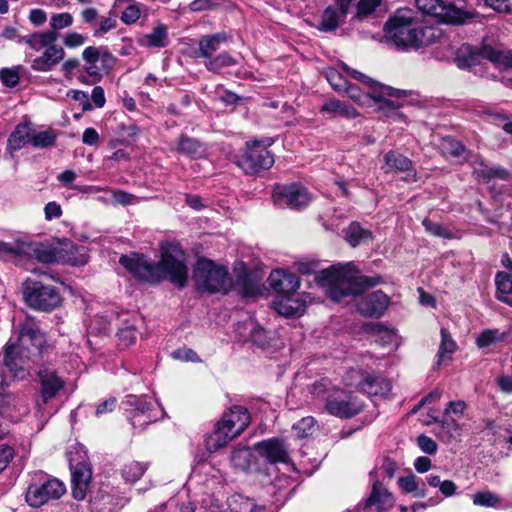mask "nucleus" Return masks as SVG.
<instances>
[{
	"mask_svg": "<svg viewBox=\"0 0 512 512\" xmlns=\"http://www.w3.org/2000/svg\"><path fill=\"white\" fill-rule=\"evenodd\" d=\"M203 63L207 70L219 73L223 68L236 65L237 61L229 53L223 52Z\"/></svg>",
	"mask_w": 512,
	"mask_h": 512,
	"instance_id": "obj_44",
	"label": "nucleus"
},
{
	"mask_svg": "<svg viewBox=\"0 0 512 512\" xmlns=\"http://www.w3.org/2000/svg\"><path fill=\"white\" fill-rule=\"evenodd\" d=\"M423 226L425 227V230L429 232L430 234L434 236L444 237V238H450L451 234L450 232L444 228L439 223L433 222L429 219L423 220Z\"/></svg>",
	"mask_w": 512,
	"mask_h": 512,
	"instance_id": "obj_55",
	"label": "nucleus"
},
{
	"mask_svg": "<svg viewBox=\"0 0 512 512\" xmlns=\"http://www.w3.org/2000/svg\"><path fill=\"white\" fill-rule=\"evenodd\" d=\"M72 474V495L73 498L81 501L86 497V492L92 477L89 463L81 461L76 464L70 463Z\"/></svg>",
	"mask_w": 512,
	"mask_h": 512,
	"instance_id": "obj_20",
	"label": "nucleus"
},
{
	"mask_svg": "<svg viewBox=\"0 0 512 512\" xmlns=\"http://www.w3.org/2000/svg\"><path fill=\"white\" fill-rule=\"evenodd\" d=\"M185 260V253L179 244L166 242L161 245V260L158 263L138 254L122 255L119 262L143 281L154 283L168 277L172 283L182 288L188 279Z\"/></svg>",
	"mask_w": 512,
	"mask_h": 512,
	"instance_id": "obj_1",
	"label": "nucleus"
},
{
	"mask_svg": "<svg viewBox=\"0 0 512 512\" xmlns=\"http://www.w3.org/2000/svg\"><path fill=\"white\" fill-rule=\"evenodd\" d=\"M485 4L500 13L512 12V0H485Z\"/></svg>",
	"mask_w": 512,
	"mask_h": 512,
	"instance_id": "obj_63",
	"label": "nucleus"
},
{
	"mask_svg": "<svg viewBox=\"0 0 512 512\" xmlns=\"http://www.w3.org/2000/svg\"><path fill=\"white\" fill-rule=\"evenodd\" d=\"M85 62H100L101 69L108 73L114 66L116 58L109 52L107 47H86L82 53Z\"/></svg>",
	"mask_w": 512,
	"mask_h": 512,
	"instance_id": "obj_29",
	"label": "nucleus"
},
{
	"mask_svg": "<svg viewBox=\"0 0 512 512\" xmlns=\"http://www.w3.org/2000/svg\"><path fill=\"white\" fill-rule=\"evenodd\" d=\"M22 295L28 307L42 312L55 310L63 301L55 286L31 278L25 279L22 283Z\"/></svg>",
	"mask_w": 512,
	"mask_h": 512,
	"instance_id": "obj_7",
	"label": "nucleus"
},
{
	"mask_svg": "<svg viewBox=\"0 0 512 512\" xmlns=\"http://www.w3.org/2000/svg\"><path fill=\"white\" fill-rule=\"evenodd\" d=\"M238 166L248 175L267 170L274 164V157L262 141L247 142L240 155Z\"/></svg>",
	"mask_w": 512,
	"mask_h": 512,
	"instance_id": "obj_11",
	"label": "nucleus"
},
{
	"mask_svg": "<svg viewBox=\"0 0 512 512\" xmlns=\"http://www.w3.org/2000/svg\"><path fill=\"white\" fill-rule=\"evenodd\" d=\"M139 42L142 46L149 48L166 47L169 43L167 27L162 23L157 24L153 30L144 35Z\"/></svg>",
	"mask_w": 512,
	"mask_h": 512,
	"instance_id": "obj_33",
	"label": "nucleus"
},
{
	"mask_svg": "<svg viewBox=\"0 0 512 512\" xmlns=\"http://www.w3.org/2000/svg\"><path fill=\"white\" fill-rule=\"evenodd\" d=\"M230 460L235 469L246 471L250 468L252 453L248 448H237L232 451Z\"/></svg>",
	"mask_w": 512,
	"mask_h": 512,
	"instance_id": "obj_46",
	"label": "nucleus"
},
{
	"mask_svg": "<svg viewBox=\"0 0 512 512\" xmlns=\"http://www.w3.org/2000/svg\"><path fill=\"white\" fill-rule=\"evenodd\" d=\"M417 443L420 449L426 454H435L437 451V444L431 437L420 435L417 438Z\"/></svg>",
	"mask_w": 512,
	"mask_h": 512,
	"instance_id": "obj_62",
	"label": "nucleus"
},
{
	"mask_svg": "<svg viewBox=\"0 0 512 512\" xmlns=\"http://www.w3.org/2000/svg\"><path fill=\"white\" fill-rule=\"evenodd\" d=\"M314 427V419L312 417H305L293 425V430L299 438H304L313 432Z\"/></svg>",
	"mask_w": 512,
	"mask_h": 512,
	"instance_id": "obj_54",
	"label": "nucleus"
},
{
	"mask_svg": "<svg viewBox=\"0 0 512 512\" xmlns=\"http://www.w3.org/2000/svg\"><path fill=\"white\" fill-rule=\"evenodd\" d=\"M59 256L65 258L59 260V263H67L73 266H83L88 262L85 247L76 246L69 241L59 243Z\"/></svg>",
	"mask_w": 512,
	"mask_h": 512,
	"instance_id": "obj_27",
	"label": "nucleus"
},
{
	"mask_svg": "<svg viewBox=\"0 0 512 512\" xmlns=\"http://www.w3.org/2000/svg\"><path fill=\"white\" fill-rule=\"evenodd\" d=\"M318 283L327 288V295L335 302L348 295H357L367 288L383 283L381 276L357 275L354 266L333 265L322 270L317 276Z\"/></svg>",
	"mask_w": 512,
	"mask_h": 512,
	"instance_id": "obj_3",
	"label": "nucleus"
},
{
	"mask_svg": "<svg viewBox=\"0 0 512 512\" xmlns=\"http://www.w3.org/2000/svg\"><path fill=\"white\" fill-rule=\"evenodd\" d=\"M65 52L60 46L55 43L46 48L45 52L32 61L31 68L34 71L46 72L52 69L64 59Z\"/></svg>",
	"mask_w": 512,
	"mask_h": 512,
	"instance_id": "obj_26",
	"label": "nucleus"
},
{
	"mask_svg": "<svg viewBox=\"0 0 512 512\" xmlns=\"http://www.w3.org/2000/svg\"><path fill=\"white\" fill-rule=\"evenodd\" d=\"M65 491L63 482L56 478H46L41 474L38 482L35 481L28 486L26 501L31 507L38 508L49 501L58 500Z\"/></svg>",
	"mask_w": 512,
	"mask_h": 512,
	"instance_id": "obj_12",
	"label": "nucleus"
},
{
	"mask_svg": "<svg viewBox=\"0 0 512 512\" xmlns=\"http://www.w3.org/2000/svg\"><path fill=\"white\" fill-rule=\"evenodd\" d=\"M72 24L73 17L68 12L54 14L50 18V26L54 30V32H56L57 30L70 27Z\"/></svg>",
	"mask_w": 512,
	"mask_h": 512,
	"instance_id": "obj_53",
	"label": "nucleus"
},
{
	"mask_svg": "<svg viewBox=\"0 0 512 512\" xmlns=\"http://www.w3.org/2000/svg\"><path fill=\"white\" fill-rule=\"evenodd\" d=\"M253 448L270 464L287 463L289 461L288 449L279 439L272 438L257 442Z\"/></svg>",
	"mask_w": 512,
	"mask_h": 512,
	"instance_id": "obj_19",
	"label": "nucleus"
},
{
	"mask_svg": "<svg viewBox=\"0 0 512 512\" xmlns=\"http://www.w3.org/2000/svg\"><path fill=\"white\" fill-rule=\"evenodd\" d=\"M16 345L24 350L32 351L34 355H42L49 346L39 324L32 318H26L19 325V335Z\"/></svg>",
	"mask_w": 512,
	"mask_h": 512,
	"instance_id": "obj_14",
	"label": "nucleus"
},
{
	"mask_svg": "<svg viewBox=\"0 0 512 512\" xmlns=\"http://www.w3.org/2000/svg\"><path fill=\"white\" fill-rule=\"evenodd\" d=\"M177 151L190 158L197 159L201 158L206 153V148L203 143L195 138L181 135L179 138Z\"/></svg>",
	"mask_w": 512,
	"mask_h": 512,
	"instance_id": "obj_34",
	"label": "nucleus"
},
{
	"mask_svg": "<svg viewBox=\"0 0 512 512\" xmlns=\"http://www.w3.org/2000/svg\"><path fill=\"white\" fill-rule=\"evenodd\" d=\"M322 114H329L331 117L342 116L348 119H354L359 114L351 106L337 99L327 100L320 108Z\"/></svg>",
	"mask_w": 512,
	"mask_h": 512,
	"instance_id": "obj_32",
	"label": "nucleus"
},
{
	"mask_svg": "<svg viewBox=\"0 0 512 512\" xmlns=\"http://www.w3.org/2000/svg\"><path fill=\"white\" fill-rule=\"evenodd\" d=\"M471 162L474 166L473 174L478 181L488 182L491 178L506 179L508 176L506 170L499 167H488L478 156H475Z\"/></svg>",
	"mask_w": 512,
	"mask_h": 512,
	"instance_id": "obj_31",
	"label": "nucleus"
},
{
	"mask_svg": "<svg viewBox=\"0 0 512 512\" xmlns=\"http://www.w3.org/2000/svg\"><path fill=\"white\" fill-rule=\"evenodd\" d=\"M472 502L475 506L485 508H498L501 505V497L489 490L478 491L472 496Z\"/></svg>",
	"mask_w": 512,
	"mask_h": 512,
	"instance_id": "obj_42",
	"label": "nucleus"
},
{
	"mask_svg": "<svg viewBox=\"0 0 512 512\" xmlns=\"http://www.w3.org/2000/svg\"><path fill=\"white\" fill-rule=\"evenodd\" d=\"M193 279L199 290L226 294L230 287L228 270L212 260L201 258L193 269Z\"/></svg>",
	"mask_w": 512,
	"mask_h": 512,
	"instance_id": "obj_6",
	"label": "nucleus"
},
{
	"mask_svg": "<svg viewBox=\"0 0 512 512\" xmlns=\"http://www.w3.org/2000/svg\"><path fill=\"white\" fill-rule=\"evenodd\" d=\"M33 356L35 355L32 351L27 352L10 340L3 348L1 363L12 377L24 379L27 375L28 362Z\"/></svg>",
	"mask_w": 512,
	"mask_h": 512,
	"instance_id": "obj_15",
	"label": "nucleus"
},
{
	"mask_svg": "<svg viewBox=\"0 0 512 512\" xmlns=\"http://www.w3.org/2000/svg\"><path fill=\"white\" fill-rule=\"evenodd\" d=\"M392 504V495L380 481L375 480L371 493L365 501L364 508H373L376 512H383L391 507Z\"/></svg>",
	"mask_w": 512,
	"mask_h": 512,
	"instance_id": "obj_24",
	"label": "nucleus"
},
{
	"mask_svg": "<svg viewBox=\"0 0 512 512\" xmlns=\"http://www.w3.org/2000/svg\"><path fill=\"white\" fill-rule=\"evenodd\" d=\"M345 239L352 246L364 244L372 240L371 231L364 229L358 222H352L344 231Z\"/></svg>",
	"mask_w": 512,
	"mask_h": 512,
	"instance_id": "obj_37",
	"label": "nucleus"
},
{
	"mask_svg": "<svg viewBox=\"0 0 512 512\" xmlns=\"http://www.w3.org/2000/svg\"><path fill=\"white\" fill-rule=\"evenodd\" d=\"M440 334L441 342L437 353V366H440L446 356L453 354L457 349V344L447 329L441 328Z\"/></svg>",
	"mask_w": 512,
	"mask_h": 512,
	"instance_id": "obj_40",
	"label": "nucleus"
},
{
	"mask_svg": "<svg viewBox=\"0 0 512 512\" xmlns=\"http://www.w3.org/2000/svg\"><path fill=\"white\" fill-rule=\"evenodd\" d=\"M390 304V298L381 290L363 295L357 302V310L366 317H381Z\"/></svg>",
	"mask_w": 512,
	"mask_h": 512,
	"instance_id": "obj_17",
	"label": "nucleus"
},
{
	"mask_svg": "<svg viewBox=\"0 0 512 512\" xmlns=\"http://www.w3.org/2000/svg\"><path fill=\"white\" fill-rule=\"evenodd\" d=\"M495 283L497 299L512 306V273L498 272L495 277Z\"/></svg>",
	"mask_w": 512,
	"mask_h": 512,
	"instance_id": "obj_36",
	"label": "nucleus"
},
{
	"mask_svg": "<svg viewBox=\"0 0 512 512\" xmlns=\"http://www.w3.org/2000/svg\"><path fill=\"white\" fill-rule=\"evenodd\" d=\"M123 404L130 413L131 425L139 432L144 431L149 424L156 422L163 415L158 404L147 401L145 397L128 395Z\"/></svg>",
	"mask_w": 512,
	"mask_h": 512,
	"instance_id": "obj_9",
	"label": "nucleus"
},
{
	"mask_svg": "<svg viewBox=\"0 0 512 512\" xmlns=\"http://www.w3.org/2000/svg\"><path fill=\"white\" fill-rule=\"evenodd\" d=\"M275 196L291 209L306 207L311 201V195L308 190L299 184L278 187L275 191Z\"/></svg>",
	"mask_w": 512,
	"mask_h": 512,
	"instance_id": "obj_18",
	"label": "nucleus"
},
{
	"mask_svg": "<svg viewBox=\"0 0 512 512\" xmlns=\"http://www.w3.org/2000/svg\"><path fill=\"white\" fill-rule=\"evenodd\" d=\"M228 40L229 37L226 33L203 35L198 41V49L195 51V56L208 61L214 57L213 55L219 50L220 45Z\"/></svg>",
	"mask_w": 512,
	"mask_h": 512,
	"instance_id": "obj_25",
	"label": "nucleus"
},
{
	"mask_svg": "<svg viewBox=\"0 0 512 512\" xmlns=\"http://www.w3.org/2000/svg\"><path fill=\"white\" fill-rule=\"evenodd\" d=\"M340 12L338 13L337 10L329 6L327 7L321 18V22L319 24V30L323 32H330L337 29L339 26L340 18H341Z\"/></svg>",
	"mask_w": 512,
	"mask_h": 512,
	"instance_id": "obj_45",
	"label": "nucleus"
},
{
	"mask_svg": "<svg viewBox=\"0 0 512 512\" xmlns=\"http://www.w3.org/2000/svg\"><path fill=\"white\" fill-rule=\"evenodd\" d=\"M56 138L57 134L52 129L43 131L32 130V134L30 136V144H32L35 148H48L55 144Z\"/></svg>",
	"mask_w": 512,
	"mask_h": 512,
	"instance_id": "obj_43",
	"label": "nucleus"
},
{
	"mask_svg": "<svg viewBox=\"0 0 512 512\" xmlns=\"http://www.w3.org/2000/svg\"><path fill=\"white\" fill-rule=\"evenodd\" d=\"M35 258L46 264L59 263L64 258L59 256V244L57 246L37 245L33 248Z\"/></svg>",
	"mask_w": 512,
	"mask_h": 512,
	"instance_id": "obj_39",
	"label": "nucleus"
},
{
	"mask_svg": "<svg viewBox=\"0 0 512 512\" xmlns=\"http://www.w3.org/2000/svg\"><path fill=\"white\" fill-rule=\"evenodd\" d=\"M363 408V403L351 392L342 389H332L325 398L326 411L342 419L357 415Z\"/></svg>",
	"mask_w": 512,
	"mask_h": 512,
	"instance_id": "obj_13",
	"label": "nucleus"
},
{
	"mask_svg": "<svg viewBox=\"0 0 512 512\" xmlns=\"http://www.w3.org/2000/svg\"><path fill=\"white\" fill-rule=\"evenodd\" d=\"M67 96L78 101L83 111H89L92 109V105L86 92L81 90H70L67 92Z\"/></svg>",
	"mask_w": 512,
	"mask_h": 512,
	"instance_id": "obj_59",
	"label": "nucleus"
},
{
	"mask_svg": "<svg viewBox=\"0 0 512 512\" xmlns=\"http://www.w3.org/2000/svg\"><path fill=\"white\" fill-rule=\"evenodd\" d=\"M344 71L349 73L352 78L366 84L370 89L371 98L380 102V109L383 111H391L393 117H401L397 110L402 106L400 98L406 95L403 90L395 89L390 86L382 85L365 74L348 67L345 63H341Z\"/></svg>",
	"mask_w": 512,
	"mask_h": 512,
	"instance_id": "obj_8",
	"label": "nucleus"
},
{
	"mask_svg": "<svg viewBox=\"0 0 512 512\" xmlns=\"http://www.w3.org/2000/svg\"><path fill=\"white\" fill-rule=\"evenodd\" d=\"M503 337L504 335H501L497 329H486L477 337L476 345L478 348H485L501 341Z\"/></svg>",
	"mask_w": 512,
	"mask_h": 512,
	"instance_id": "obj_50",
	"label": "nucleus"
},
{
	"mask_svg": "<svg viewBox=\"0 0 512 512\" xmlns=\"http://www.w3.org/2000/svg\"><path fill=\"white\" fill-rule=\"evenodd\" d=\"M58 39V34L54 31L36 32L23 37L20 42H25L29 47L35 51H40L43 48L49 47L54 44Z\"/></svg>",
	"mask_w": 512,
	"mask_h": 512,
	"instance_id": "obj_35",
	"label": "nucleus"
},
{
	"mask_svg": "<svg viewBox=\"0 0 512 512\" xmlns=\"http://www.w3.org/2000/svg\"><path fill=\"white\" fill-rule=\"evenodd\" d=\"M39 397L35 401V405L38 411H41L43 407L57 394L64 389L65 381L58 375L55 369L43 366L39 369Z\"/></svg>",
	"mask_w": 512,
	"mask_h": 512,
	"instance_id": "obj_16",
	"label": "nucleus"
},
{
	"mask_svg": "<svg viewBox=\"0 0 512 512\" xmlns=\"http://www.w3.org/2000/svg\"><path fill=\"white\" fill-rule=\"evenodd\" d=\"M483 59L489 60L498 69L512 74V51H503L491 46L473 47L462 44L456 51L454 62L461 68H470L478 65Z\"/></svg>",
	"mask_w": 512,
	"mask_h": 512,
	"instance_id": "obj_5",
	"label": "nucleus"
},
{
	"mask_svg": "<svg viewBox=\"0 0 512 512\" xmlns=\"http://www.w3.org/2000/svg\"><path fill=\"white\" fill-rule=\"evenodd\" d=\"M147 466L143 463L132 461L127 463L122 469V475L128 482H136L145 473Z\"/></svg>",
	"mask_w": 512,
	"mask_h": 512,
	"instance_id": "obj_47",
	"label": "nucleus"
},
{
	"mask_svg": "<svg viewBox=\"0 0 512 512\" xmlns=\"http://www.w3.org/2000/svg\"><path fill=\"white\" fill-rule=\"evenodd\" d=\"M400 488L406 493H414L417 497L425 495L424 489L418 488L417 479L414 475L400 477L398 480Z\"/></svg>",
	"mask_w": 512,
	"mask_h": 512,
	"instance_id": "obj_52",
	"label": "nucleus"
},
{
	"mask_svg": "<svg viewBox=\"0 0 512 512\" xmlns=\"http://www.w3.org/2000/svg\"><path fill=\"white\" fill-rule=\"evenodd\" d=\"M343 92H345L354 102L358 103L359 105H364L366 99L371 97L370 91L368 93H362V91L356 85L352 84H347V87Z\"/></svg>",
	"mask_w": 512,
	"mask_h": 512,
	"instance_id": "obj_56",
	"label": "nucleus"
},
{
	"mask_svg": "<svg viewBox=\"0 0 512 512\" xmlns=\"http://www.w3.org/2000/svg\"><path fill=\"white\" fill-rule=\"evenodd\" d=\"M0 79L7 87H15L19 82V73L14 69L3 68L0 71Z\"/></svg>",
	"mask_w": 512,
	"mask_h": 512,
	"instance_id": "obj_58",
	"label": "nucleus"
},
{
	"mask_svg": "<svg viewBox=\"0 0 512 512\" xmlns=\"http://www.w3.org/2000/svg\"><path fill=\"white\" fill-rule=\"evenodd\" d=\"M442 152L446 156L462 157L465 155V147L457 140L452 138H444L441 143Z\"/></svg>",
	"mask_w": 512,
	"mask_h": 512,
	"instance_id": "obj_48",
	"label": "nucleus"
},
{
	"mask_svg": "<svg viewBox=\"0 0 512 512\" xmlns=\"http://www.w3.org/2000/svg\"><path fill=\"white\" fill-rule=\"evenodd\" d=\"M112 194V199L115 203L126 206L134 202L136 197L133 194L127 193L123 190H109Z\"/></svg>",
	"mask_w": 512,
	"mask_h": 512,
	"instance_id": "obj_60",
	"label": "nucleus"
},
{
	"mask_svg": "<svg viewBox=\"0 0 512 512\" xmlns=\"http://www.w3.org/2000/svg\"><path fill=\"white\" fill-rule=\"evenodd\" d=\"M250 420V414L244 406L234 405L229 408L216 423L209 437V449L218 450L226 446L248 427Z\"/></svg>",
	"mask_w": 512,
	"mask_h": 512,
	"instance_id": "obj_4",
	"label": "nucleus"
},
{
	"mask_svg": "<svg viewBox=\"0 0 512 512\" xmlns=\"http://www.w3.org/2000/svg\"><path fill=\"white\" fill-rule=\"evenodd\" d=\"M325 76L334 91L341 93L347 87V80L335 68H327Z\"/></svg>",
	"mask_w": 512,
	"mask_h": 512,
	"instance_id": "obj_49",
	"label": "nucleus"
},
{
	"mask_svg": "<svg viewBox=\"0 0 512 512\" xmlns=\"http://www.w3.org/2000/svg\"><path fill=\"white\" fill-rule=\"evenodd\" d=\"M243 327L249 330L250 339L255 345L264 347L269 343L268 332L254 320L249 319L245 321Z\"/></svg>",
	"mask_w": 512,
	"mask_h": 512,
	"instance_id": "obj_41",
	"label": "nucleus"
},
{
	"mask_svg": "<svg viewBox=\"0 0 512 512\" xmlns=\"http://www.w3.org/2000/svg\"><path fill=\"white\" fill-rule=\"evenodd\" d=\"M32 130L26 124H19L11 133L8 139V149L10 151L20 150L26 143H30Z\"/></svg>",
	"mask_w": 512,
	"mask_h": 512,
	"instance_id": "obj_38",
	"label": "nucleus"
},
{
	"mask_svg": "<svg viewBox=\"0 0 512 512\" xmlns=\"http://www.w3.org/2000/svg\"><path fill=\"white\" fill-rule=\"evenodd\" d=\"M381 0H360L357 5V16L366 17L371 14L377 6H379Z\"/></svg>",
	"mask_w": 512,
	"mask_h": 512,
	"instance_id": "obj_57",
	"label": "nucleus"
},
{
	"mask_svg": "<svg viewBox=\"0 0 512 512\" xmlns=\"http://www.w3.org/2000/svg\"><path fill=\"white\" fill-rule=\"evenodd\" d=\"M117 335L120 345L128 347L135 342L137 331L134 324L127 322L123 327L118 329Z\"/></svg>",
	"mask_w": 512,
	"mask_h": 512,
	"instance_id": "obj_51",
	"label": "nucleus"
},
{
	"mask_svg": "<svg viewBox=\"0 0 512 512\" xmlns=\"http://www.w3.org/2000/svg\"><path fill=\"white\" fill-rule=\"evenodd\" d=\"M271 288L277 292V295L297 293L300 287L298 277L285 270H274L269 276Z\"/></svg>",
	"mask_w": 512,
	"mask_h": 512,
	"instance_id": "obj_22",
	"label": "nucleus"
},
{
	"mask_svg": "<svg viewBox=\"0 0 512 512\" xmlns=\"http://www.w3.org/2000/svg\"><path fill=\"white\" fill-rule=\"evenodd\" d=\"M386 172L400 171L407 172V177L416 180V172L412 169V161L406 156L390 151L384 156Z\"/></svg>",
	"mask_w": 512,
	"mask_h": 512,
	"instance_id": "obj_30",
	"label": "nucleus"
},
{
	"mask_svg": "<svg viewBox=\"0 0 512 512\" xmlns=\"http://www.w3.org/2000/svg\"><path fill=\"white\" fill-rule=\"evenodd\" d=\"M274 309L285 317L300 316L306 308V299L299 293L277 295L273 301Z\"/></svg>",
	"mask_w": 512,
	"mask_h": 512,
	"instance_id": "obj_21",
	"label": "nucleus"
},
{
	"mask_svg": "<svg viewBox=\"0 0 512 512\" xmlns=\"http://www.w3.org/2000/svg\"><path fill=\"white\" fill-rule=\"evenodd\" d=\"M417 8L424 14L436 17L440 22L461 25L474 17V14L442 0H416Z\"/></svg>",
	"mask_w": 512,
	"mask_h": 512,
	"instance_id": "obj_10",
	"label": "nucleus"
},
{
	"mask_svg": "<svg viewBox=\"0 0 512 512\" xmlns=\"http://www.w3.org/2000/svg\"><path fill=\"white\" fill-rule=\"evenodd\" d=\"M386 38L396 47L419 48L436 41L440 31L416 21L411 9H399L385 24Z\"/></svg>",
	"mask_w": 512,
	"mask_h": 512,
	"instance_id": "obj_2",
	"label": "nucleus"
},
{
	"mask_svg": "<svg viewBox=\"0 0 512 512\" xmlns=\"http://www.w3.org/2000/svg\"><path fill=\"white\" fill-rule=\"evenodd\" d=\"M379 469L383 472V474L386 477H388L389 479H392L394 477L396 471L399 469V465L392 458L384 457Z\"/></svg>",
	"mask_w": 512,
	"mask_h": 512,
	"instance_id": "obj_64",
	"label": "nucleus"
},
{
	"mask_svg": "<svg viewBox=\"0 0 512 512\" xmlns=\"http://www.w3.org/2000/svg\"><path fill=\"white\" fill-rule=\"evenodd\" d=\"M358 386L360 390L372 396H386L391 390V383L388 379L374 374L364 375Z\"/></svg>",
	"mask_w": 512,
	"mask_h": 512,
	"instance_id": "obj_28",
	"label": "nucleus"
},
{
	"mask_svg": "<svg viewBox=\"0 0 512 512\" xmlns=\"http://www.w3.org/2000/svg\"><path fill=\"white\" fill-rule=\"evenodd\" d=\"M26 402L16 395L0 393V414L11 421H18L28 413Z\"/></svg>",
	"mask_w": 512,
	"mask_h": 512,
	"instance_id": "obj_23",
	"label": "nucleus"
},
{
	"mask_svg": "<svg viewBox=\"0 0 512 512\" xmlns=\"http://www.w3.org/2000/svg\"><path fill=\"white\" fill-rule=\"evenodd\" d=\"M140 18V10L134 5H128L125 10L122 12L121 21L125 24L135 23Z\"/></svg>",
	"mask_w": 512,
	"mask_h": 512,
	"instance_id": "obj_61",
	"label": "nucleus"
}]
</instances>
